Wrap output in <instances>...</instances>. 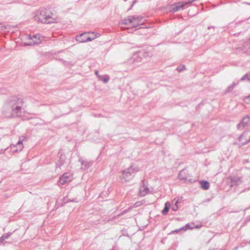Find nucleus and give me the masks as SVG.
I'll return each instance as SVG.
<instances>
[{
	"label": "nucleus",
	"instance_id": "7",
	"mask_svg": "<svg viewBox=\"0 0 250 250\" xmlns=\"http://www.w3.org/2000/svg\"><path fill=\"white\" fill-rule=\"evenodd\" d=\"M170 206V203L169 202H167L165 203V208L163 210V213L164 214H167V212H168V211L169 210Z\"/></svg>",
	"mask_w": 250,
	"mask_h": 250
},
{
	"label": "nucleus",
	"instance_id": "10",
	"mask_svg": "<svg viewBox=\"0 0 250 250\" xmlns=\"http://www.w3.org/2000/svg\"><path fill=\"white\" fill-rule=\"evenodd\" d=\"M56 18H53V19L51 18L50 16H48L46 18H45L46 21H48V22H53V20H55Z\"/></svg>",
	"mask_w": 250,
	"mask_h": 250
},
{
	"label": "nucleus",
	"instance_id": "9",
	"mask_svg": "<svg viewBox=\"0 0 250 250\" xmlns=\"http://www.w3.org/2000/svg\"><path fill=\"white\" fill-rule=\"evenodd\" d=\"M172 202H175V206L172 207V209L174 211H176L178 209L177 204L179 203L178 200L174 199Z\"/></svg>",
	"mask_w": 250,
	"mask_h": 250
},
{
	"label": "nucleus",
	"instance_id": "1",
	"mask_svg": "<svg viewBox=\"0 0 250 250\" xmlns=\"http://www.w3.org/2000/svg\"><path fill=\"white\" fill-rule=\"evenodd\" d=\"M98 37L97 34L93 32L84 33L77 37L78 41L81 42H89Z\"/></svg>",
	"mask_w": 250,
	"mask_h": 250
},
{
	"label": "nucleus",
	"instance_id": "13",
	"mask_svg": "<svg viewBox=\"0 0 250 250\" xmlns=\"http://www.w3.org/2000/svg\"><path fill=\"white\" fill-rule=\"evenodd\" d=\"M245 121H246L247 122H248L249 121V119L248 117H246V118H245L243 119V122H244Z\"/></svg>",
	"mask_w": 250,
	"mask_h": 250
},
{
	"label": "nucleus",
	"instance_id": "17",
	"mask_svg": "<svg viewBox=\"0 0 250 250\" xmlns=\"http://www.w3.org/2000/svg\"><path fill=\"white\" fill-rule=\"evenodd\" d=\"M104 81H105V82H107L106 79H105Z\"/></svg>",
	"mask_w": 250,
	"mask_h": 250
},
{
	"label": "nucleus",
	"instance_id": "12",
	"mask_svg": "<svg viewBox=\"0 0 250 250\" xmlns=\"http://www.w3.org/2000/svg\"><path fill=\"white\" fill-rule=\"evenodd\" d=\"M4 239L5 238L4 236H2L0 238V244L4 241Z\"/></svg>",
	"mask_w": 250,
	"mask_h": 250
},
{
	"label": "nucleus",
	"instance_id": "14",
	"mask_svg": "<svg viewBox=\"0 0 250 250\" xmlns=\"http://www.w3.org/2000/svg\"><path fill=\"white\" fill-rule=\"evenodd\" d=\"M185 171L184 170L183 171H181L180 173V176H182V174H183V173H184Z\"/></svg>",
	"mask_w": 250,
	"mask_h": 250
},
{
	"label": "nucleus",
	"instance_id": "11",
	"mask_svg": "<svg viewBox=\"0 0 250 250\" xmlns=\"http://www.w3.org/2000/svg\"><path fill=\"white\" fill-rule=\"evenodd\" d=\"M250 96H249L248 97H246L244 99V101L246 103L249 104V101H250Z\"/></svg>",
	"mask_w": 250,
	"mask_h": 250
},
{
	"label": "nucleus",
	"instance_id": "8",
	"mask_svg": "<svg viewBox=\"0 0 250 250\" xmlns=\"http://www.w3.org/2000/svg\"><path fill=\"white\" fill-rule=\"evenodd\" d=\"M130 177V174L128 172H124L123 173V178L125 180V181L128 180V178Z\"/></svg>",
	"mask_w": 250,
	"mask_h": 250
},
{
	"label": "nucleus",
	"instance_id": "4",
	"mask_svg": "<svg viewBox=\"0 0 250 250\" xmlns=\"http://www.w3.org/2000/svg\"><path fill=\"white\" fill-rule=\"evenodd\" d=\"M32 42H30L28 45H32L36 44H39L41 42V40L40 39V37L39 36H35L33 38L30 39Z\"/></svg>",
	"mask_w": 250,
	"mask_h": 250
},
{
	"label": "nucleus",
	"instance_id": "15",
	"mask_svg": "<svg viewBox=\"0 0 250 250\" xmlns=\"http://www.w3.org/2000/svg\"><path fill=\"white\" fill-rule=\"evenodd\" d=\"M177 69H178L179 71H181L182 70V68H180L179 67H178Z\"/></svg>",
	"mask_w": 250,
	"mask_h": 250
},
{
	"label": "nucleus",
	"instance_id": "2",
	"mask_svg": "<svg viewBox=\"0 0 250 250\" xmlns=\"http://www.w3.org/2000/svg\"><path fill=\"white\" fill-rule=\"evenodd\" d=\"M72 177L71 174L69 173H64L60 178L59 183L61 185H64L67 183L71 181Z\"/></svg>",
	"mask_w": 250,
	"mask_h": 250
},
{
	"label": "nucleus",
	"instance_id": "16",
	"mask_svg": "<svg viewBox=\"0 0 250 250\" xmlns=\"http://www.w3.org/2000/svg\"><path fill=\"white\" fill-rule=\"evenodd\" d=\"M104 81H105V82H107L106 79H105Z\"/></svg>",
	"mask_w": 250,
	"mask_h": 250
},
{
	"label": "nucleus",
	"instance_id": "5",
	"mask_svg": "<svg viewBox=\"0 0 250 250\" xmlns=\"http://www.w3.org/2000/svg\"><path fill=\"white\" fill-rule=\"evenodd\" d=\"M200 183L201 188L203 189H208L209 188V184L208 182L205 181H202L200 182Z\"/></svg>",
	"mask_w": 250,
	"mask_h": 250
},
{
	"label": "nucleus",
	"instance_id": "6",
	"mask_svg": "<svg viewBox=\"0 0 250 250\" xmlns=\"http://www.w3.org/2000/svg\"><path fill=\"white\" fill-rule=\"evenodd\" d=\"M148 193V189L144 187L142 189H140L139 194L140 196H145Z\"/></svg>",
	"mask_w": 250,
	"mask_h": 250
},
{
	"label": "nucleus",
	"instance_id": "3",
	"mask_svg": "<svg viewBox=\"0 0 250 250\" xmlns=\"http://www.w3.org/2000/svg\"><path fill=\"white\" fill-rule=\"evenodd\" d=\"M242 143L245 144L250 141V131H246L243 132L240 138Z\"/></svg>",
	"mask_w": 250,
	"mask_h": 250
}]
</instances>
